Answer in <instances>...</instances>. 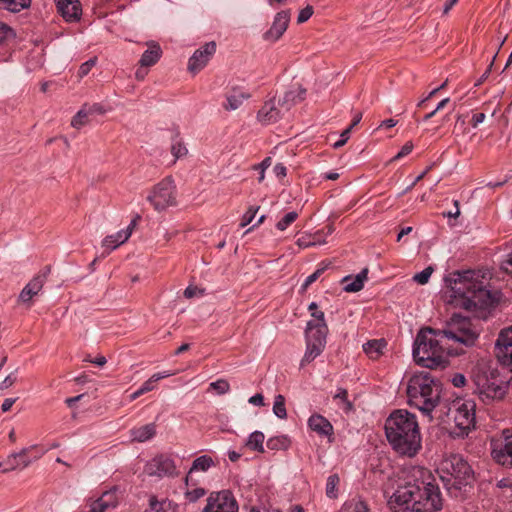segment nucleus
Masks as SVG:
<instances>
[{"label":"nucleus","instance_id":"nucleus-1","mask_svg":"<svg viewBox=\"0 0 512 512\" xmlns=\"http://www.w3.org/2000/svg\"><path fill=\"white\" fill-rule=\"evenodd\" d=\"M477 337L471 321L455 314L442 330L427 327L419 331L413 346L414 360L430 369L445 367L451 355L460 353L450 342L472 346Z\"/></svg>","mask_w":512,"mask_h":512},{"label":"nucleus","instance_id":"nucleus-2","mask_svg":"<svg viewBox=\"0 0 512 512\" xmlns=\"http://www.w3.org/2000/svg\"><path fill=\"white\" fill-rule=\"evenodd\" d=\"M387 504L392 512H438L443 498L431 471L414 466L404 473Z\"/></svg>","mask_w":512,"mask_h":512},{"label":"nucleus","instance_id":"nucleus-3","mask_svg":"<svg viewBox=\"0 0 512 512\" xmlns=\"http://www.w3.org/2000/svg\"><path fill=\"white\" fill-rule=\"evenodd\" d=\"M444 283V300L455 308L475 311L486 309L494 303L490 291L486 289L476 271L450 272L445 276Z\"/></svg>","mask_w":512,"mask_h":512},{"label":"nucleus","instance_id":"nucleus-4","mask_svg":"<svg viewBox=\"0 0 512 512\" xmlns=\"http://www.w3.org/2000/svg\"><path fill=\"white\" fill-rule=\"evenodd\" d=\"M385 433L392 448L399 454L413 457L421 448V434L416 415L399 409L385 421Z\"/></svg>","mask_w":512,"mask_h":512},{"label":"nucleus","instance_id":"nucleus-5","mask_svg":"<svg viewBox=\"0 0 512 512\" xmlns=\"http://www.w3.org/2000/svg\"><path fill=\"white\" fill-rule=\"evenodd\" d=\"M408 403L432 419L431 413L439 405L441 384L428 372L414 373L407 381Z\"/></svg>","mask_w":512,"mask_h":512},{"label":"nucleus","instance_id":"nucleus-6","mask_svg":"<svg viewBox=\"0 0 512 512\" xmlns=\"http://www.w3.org/2000/svg\"><path fill=\"white\" fill-rule=\"evenodd\" d=\"M438 473L447 492L455 498L461 497L466 488L474 482L471 466L459 454H451L444 458Z\"/></svg>","mask_w":512,"mask_h":512},{"label":"nucleus","instance_id":"nucleus-7","mask_svg":"<svg viewBox=\"0 0 512 512\" xmlns=\"http://www.w3.org/2000/svg\"><path fill=\"white\" fill-rule=\"evenodd\" d=\"M311 316L314 319L307 323L305 331L306 351L300 363L301 367L318 357L326 346L328 326L325 322L324 312L317 310L312 312Z\"/></svg>","mask_w":512,"mask_h":512},{"label":"nucleus","instance_id":"nucleus-8","mask_svg":"<svg viewBox=\"0 0 512 512\" xmlns=\"http://www.w3.org/2000/svg\"><path fill=\"white\" fill-rule=\"evenodd\" d=\"M146 200L159 213L177 206V188L172 176H167L152 186Z\"/></svg>","mask_w":512,"mask_h":512},{"label":"nucleus","instance_id":"nucleus-9","mask_svg":"<svg viewBox=\"0 0 512 512\" xmlns=\"http://www.w3.org/2000/svg\"><path fill=\"white\" fill-rule=\"evenodd\" d=\"M454 421L451 433L464 437L475 427V403L471 400H455L449 408Z\"/></svg>","mask_w":512,"mask_h":512},{"label":"nucleus","instance_id":"nucleus-10","mask_svg":"<svg viewBox=\"0 0 512 512\" xmlns=\"http://www.w3.org/2000/svg\"><path fill=\"white\" fill-rule=\"evenodd\" d=\"M474 383L478 393L483 399H502L506 393L507 385L504 380L493 372L479 373L474 376Z\"/></svg>","mask_w":512,"mask_h":512},{"label":"nucleus","instance_id":"nucleus-11","mask_svg":"<svg viewBox=\"0 0 512 512\" xmlns=\"http://www.w3.org/2000/svg\"><path fill=\"white\" fill-rule=\"evenodd\" d=\"M239 505L234 494L228 490L213 491L206 499L201 512H238Z\"/></svg>","mask_w":512,"mask_h":512},{"label":"nucleus","instance_id":"nucleus-12","mask_svg":"<svg viewBox=\"0 0 512 512\" xmlns=\"http://www.w3.org/2000/svg\"><path fill=\"white\" fill-rule=\"evenodd\" d=\"M491 456L497 464L512 467V433L509 430L491 439Z\"/></svg>","mask_w":512,"mask_h":512},{"label":"nucleus","instance_id":"nucleus-13","mask_svg":"<svg viewBox=\"0 0 512 512\" xmlns=\"http://www.w3.org/2000/svg\"><path fill=\"white\" fill-rule=\"evenodd\" d=\"M144 471L151 477H169L176 474V465L171 457L161 454L147 462Z\"/></svg>","mask_w":512,"mask_h":512},{"label":"nucleus","instance_id":"nucleus-14","mask_svg":"<svg viewBox=\"0 0 512 512\" xmlns=\"http://www.w3.org/2000/svg\"><path fill=\"white\" fill-rule=\"evenodd\" d=\"M495 352L498 361L512 371V326L500 332Z\"/></svg>","mask_w":512,"mask_h":512},{"label":"nucleus","instance_id":"nucleus-15","mask_svg":"<svg viewBox=\"0 0 512 512\" xmlns=\"http://www.w3.org/2000/svg\"><path fill=\"white\" fill-rule=\"evenodd\" d=\"M216 52V43L214 41L204 44L201 48L197 49L190 57L188 62V70L192 73H197L202 70L210 58Z\"/></svg>","mask_w":512,"mask_h":512},{"label":"nucleus","instance_id":"nucleus-16","mask_svg":"<svg viewBox=\"0 0 512 512\" xmlns=\"http://www.w3.org/2000/svg\"><path fill=\"white\" fill-rule=\"evenodd\" d=\"M39 449L38 445H32L27 448H23L19 452L11 453L8 455L4 462V468L2 472L7 473L16 469H24L31 464V459L28 458L29 453L32 450Z\"/></svg>","mask_w":512,"mask_h":512},{"label":"nucleus","instance_id":"nucleus-17","mask_svg":"<svg viewBox=\"0 0 512 512\" xmlns=\"http://www.w3.org/2000/svg\"><path fill=\"white\" fill-rule=\"evenodd\" d=\"M140 219V216L137 215L134 219L131 220L130 224L126 229H122L115 234L106 236L102 241V247L108 249V251H112L124 244L131 236L133 230L137 226V222Z\"/></svg>","mask_w":512,"mask_h":512},{"label":"nucleus","instance_id":"nucleus-18","mask_svg":"<svg viewBox=\"0 0 512 512\" xmlns=\"http://www.w3.org/2000/svg\"><path fill=\"white\" fill-rule=\"evenodd\" d=\"M284 115L281 107L275 99L266 101L257 113V120L263 125L277 122Z\"/></svg>","mask_w":512,"mask_h":512},{"label":"nucleus","instance_id":"nucleus-19","mask_svg":"<svg viewBox=\"0 0 512 512\" xmlns=\"http://www.w3.org/2000/svg\"><path fill=\"white\" fill-rule=\"evenodd\" d=\"M118 504L116 489L104 492L98 499L89 504L88 510L84 512H106L113 509Z\"/></svg>","mask_w":512,"mask_h":512},{"label":"nucleus","instance_id":"nucleus-20","mask_svg":"<svg viewBox=\"0 0 512 512\" xmlns=\"http://www.w3.org/2000/svg\"><path fill=\"white\" fill-rule=\"evenodd\" d=\"M58 13L67 21L73 22L80 18L79 0H55Z\"/></svg>","mask_w":512,"mask_h":512},{"label":"nucleus","instance_id":"nucleus-21","mask_svg":"<svg viewBox=\"0 0 512 512\" xmlns=\"http://www.w3.org/2000/svg\"><path fill=\"white\" fill-rule=\"evenodd\" d=\"M250 93L241 87H232L226 93V101L223 103V108L227 111H234L242 106L245 100L250 98Z\"/></svg>","mask_w":512,"mask_h":512},{"label":"nucleus","instance_id":"nucleus-22","mask_svg":"<svg viewBox=\"0 0 512 512\" xmlns=\"http://www.w3.org/2000/svg\"><path fill=\"white\" fill-rule=\"evenodd\" d=\"M289 23V15L286 12L277 13L270 29L265 33L266 40L277 41L286 31Z\"/></svg>","mask_w":512,"mask_h":512},{"label":"nucleus","instance_id":"nucleus-23","mask_svg":"<svg viewBox=\"0 0 512 512\" xmlns=\"http://www.w3.org/2000/svg\"><path fill=\"white\" fill-rule=\"evenodd\" d=\"M45 278V275H37L31 279L20 292L19 301L30 304L32 298L42 290Z\"/></svg>","mask_w":512,"mask_h":512},{"label":"nucleus","instance_id":"nucleus-24","mask_svg":"<svg viewBox=\"0 0 512 512\" xmlns=\"http://www.w3.org/2000/svg\"><path fill=\"white\" fill-rule=\"evenodd\" d=\"M307 423L308 427L320 436L330 437L334 433L332 424L320 414L311 415Z\"/></svg>","mask_w":512,"mask_h":512},{"label":"nucleus","instance_id":"nucleus-25","mask_svg":"<svg viewBox=\"0 0 512 512\" xmlns=\"http://www.w3.org/2000/svg\"><path fill=\"white\" fill-rule=\"evenodd\" d=\"M306 94V90L301 88L300 86L294 89H290L285 92L282 98H280L277 102L281 107L284 114L288 112L294 105L301 102Z\"/></svg>","mask_w":512,"mask_h":512},{"label":"nucleus","instance_id":"nucleus-26","mask_svg":"<svg viewBox=\"0 0 512 512\" xmlns=\"http://www.w3.org/2000/svg\"><path fill=\"white\" fill-rule=\"evenodd\" d=\"M148 48L143 52L139 65L141 67H150L155 65L162 56V49L160 45L155 41L147 43Z\"/></svg>","mask_w":512,"mask_h":512},{"label":"nucleus","instance_id":"nucleus-27","mask_svg":"<svg viewBox=\"0 0 512 512\" xmlns=\"http://www.w3.org/2000/svg\"><path fill=\"white\" fill-rule=\"evenodd\" d=\"M368 269H363L355 277L346 276L343 278L342 283L344 284V291L346 292H358L364 287V283L367 280Z\"/></svg>","mask_w":512,"mask_h":512},{"label":"nucleus","instance_id":"nucleus-28","mask_svg":"<svg viewBox=\"0 0 512 512\" xmlns=\"http://www.w3.org/2000/svg\"><path fill=\"white\" fill-rule=\"evenodd\" d=\"M156 434V425L149 423L140 427H135L130 430V436L132 441L145 442L153 438Z\"/></svg>","mask_w":512,"mask_h":512},{"label":"nucleus","instance_id":"nucleus-29","mask_svg":"<svg viewBox=\"0 0 512 512\" xmlns=\"http://www.w3.org/2000/svg\"><path fill=\"white\" fill-rule=\"evenodd\" d=\"M387 343L384 339H373L363 344V350L370 359H378L384 352Z\"/></svg>","mask_w":512,"mask_h":512},{"label":"nucleus","instance_id":"nucleus-30","mask_svg":"<svg viewBox=\"0 0 512 512\" xmlns=\"http://www.w3.org/2000/svg\"><path fill=\"white\" fill-rule=\"evenodd\" d=\"M215 465H216V462L211 456H209V455L199 456L193 461L188 475L192 474L193 472H206L211 467H214Z\"/></svg>","mask_w":512,"mask_h":512},{"label":"nucleus","instance_id":"nucleus-31","mask_svg":"<svg viewBox=\"0 0 512 512\" xmlns=\"http://www.w3.org/2000/svg\"><path fill=\"white\" fill-rule=\"evenodd\" d=\"M326 240L322 237V233L318 231L315 234H307L298 238L297 245L300 248H309L316 245H323Z\"/></svg>","mask_w":512,"mask_h":512},{"label":"nucleus","instance_id":"nucleus-32","mask_svg":"<svg viewBox=\"0 0 512 512\" xmlns=\"http://www.w3.org/2000/svg\"><path fill=\"white\" fill-rule=\"evenodd\" d=\"M340 512H370V509L363 499L352 498L344 503Z\"/></svg>","mask_w":512,"mask_h":512},{"label":"nucleus","instance_id":"nucleus-33","mask_svg":"<svg viewBox=\"0 0 512 512\" xmlns=\"http://www.w3.org/2000/svg\"><path fill=\"white\" fill-rule=\"evenodd\" d=\"M31 0H0V8L17 13L30 6Z\"/></svg>","mask_w":512,"mask_h":512},{"label":"nucleus","instance_id":"nucleus-34","mask_svg":"<svg viewBox=\"0 0 512 512\" xmlns=\"http://www.w3.org/2000/svg\"><path fill=\"white\" fill-rule=\"evenodd\" d=\"M171 375H173V373L170 372L155 373L141 385L140 389L143 394L150 392L156 388V383L159 380L167 378Z\"/></svg>","mask_w":512,"mask_h":512},{"label":"nucleus","instance_id":"nucleus-35","mask_svg":"<svg viewBox=\"0 0 512 512\" xmlns=\"http://www.w3.org/2000/svg\"><path fill=\"white\" fill-rule=\"evenodd\" d=\"M290 443V439L287 436L281 435L269 438L267 447L271 450H286L290 446Z\"/></svg>","mask_w":512,"mask_h":512},{"label":"nucleus","instance_id":"nucleus-36","mask_svg":"<svg viewBox=\"0 0 512 512\" xmlns=\"http://www.w3.org/2000/svg\"><path fill=\"white\" fill-rule=\"evenodd\" d=\"M264 439H265V437L262 432L254 431L249 436V439L247 441V446L252 450L263 452L264 451V447H263Z\"/></svg>","mask_w":512,"mask_h":512},{"label":"nucleus","instance_id":"nucleus-37","mask_svg":"<svg viewBox=\"0 0 512 512\" xmlns=\"http://www.w3.org/2000/svg\"><path fill=\"white\" fill-rule=\"evenodd\" d=\"M340 478L337 474H332L327 478L325 492L327 497L334 499L338 496V485Z\"/></svg>","mask_w":512,"mask_h":512},{"label":"nucleus","instance_id":"nucleus-38","mask_svg":"<svg viewBox=\"0 0 512 512\" xmlns=\"http://www.w3.org/2000/svg\"><path fill=\"white\" fill-rule=\"evenodd\" d=\"M273 413L279 419L287 418V410L285 407V397L281 394L276 395L274 398Z\"/></svg>","mask_w":512,"mask_h":512},{"label":"nucleus","instance_id":"nucleus-39","mask_svg":"<svg viewBox=\"0 0 512 512\" xmlns=\"http://www.w3.org/2000/svg\"><path fill=\"white\" fill-rule=\"evenodd\" d=\"M90 113L87 109V106L85 105L82 109H80L76 115L72 118L71 120V125L74 127V128H81L83 127L85 124L88 123V117H89Z\"/></svg>","mask_w":512,"mask_h":512},{"label":"nucleus","instance_id":"nucleus-40","mask_svg":"<svg viewBox=\"0 0 512 512\" xmlns=\"http://www.w3.org/2000/svg\"><path fill=\"white\" fill-rule=\"evenodd\" d=\"M145 512H170V504L166 501H158L152 496L149 500V508Z\"/></svg>","mask_w":512,"mask_h":512},{"label":"nucleus","instance_id":"nucleus-41","mask_svg":"<svg viewBox=\"0 0 512 512\" xmlns=\"http://www.w3.org/2000/svg\"><path fill=\"white\" fill-rule=\"evenodd\" d=\"M298 218V213L295 211H291L287 213L282 219H280L276 228L280 231L286 230L296 219Z\"/></svg>","mask_w":512,"mask_h":512},{"label":"nucleus","instance_id":"nucleus-42","mask_svg":"<svg viewBox=\"0 0 512 512\" xmlns=\"http://www.w3.org/2000/svg\"><path fill=\"white\" fill-rule=\"evenodd\" d=\"M433 273V268L431 266L425 268L421 272L414 275L413 280L417 282L418 284L424 285L428 283L429 278L431 277Z\"/></svg>","mask_w":512,"mask_h":512},{"label":"nucleus","instance_id":"nucleus-43","mask_svg":"<svg viewBox=\"0 0 512 512\" xmlns=\"http://www.w3.org/2000/svg\"><path fill=\"white\" fill-rule=\"evenodd\" d=\"M210 388L215 390L219 395L226 394L230 390L228 381L219 379L215 382L210 383Z\"/></svg>","mask_w":512,"mask_h":512},{"label":"nucleus","instance_id":"nucleus-44","mask_svg":"<svg viewBox=\"0 0 512 512\" xmlns=\"http://www.w3.org/2000/svg\"><path fill=\"white\" fill-rule=\"evenodd\" d=\"M205 495H206V490L204 488L198 487V488H194L192 490H188L185 493V498L189 502L194 503Z\"/></svg>","mask_w":512,"mask_h":512},{"label":"nucleus","instance_id":"nucleus-45","mask_svg":"<svg viewBox=\"0 0 512 512\" xmlns=\"http://www.w3.org/2000/svg\"><path fill=\"white\" fill-rule=\"evenodd\" d=\"M18 380L17 370L7 375L3 381L0 382V390H6L12 387Z\"/></svg>","mask_w":512,"mask_h":512},{"label":"nucleus","instance_id":"nucleus-46","mask_svg":"<svg viewBox=\"0 0 512 512\" xmlns=\"http://www.w3.org/2000/svg\"><path fill=\"white\" fill-rule=\"evenodd\" d=\"M258 210H259V207H254V206L249 207L248 210L245 212V214L242 217L240 226L245 227L248 224H250L253 221Z\"/></svg>","mask_w":512,"mask_h":512},{"label":"nucleus","instance_id":"nucleus-47","mask_svg":"<svg viewBox=\"0 0 512 512\" xmlns=\"http://www.w3.org/2000/svg\"><path fill=\"white\" fill-rule=\"evenodd\" d=\"M171 153L175 159H179L187 154V148L183 143L177 141L172 144Z\"/></svg>","mask_w":512,"mask_h":512},{"label":"nucleus","instance_id":"nucleus-48","mask_svg":"<svg viewBox=\"0 0 512 512\" xmlns=\"http://www.w3.org/2000/svg\"><path fill=\"white\" fill-rule=\"evenodd\" d=\"M334 398L343 402L344 410L349 411L352 408V404L348 401V393L345 389H339Z\"/></svg>","mask_w":512,"mask_h":512},{"label":"nucleus","instance_id":"nucleus-49","mask_svg":"<svg viewBox=\"0 0 512 512\" xmlns=\"http://www.w3.org/2000/svg\"><path fill=\"white\" fill-rule=\"evenodd\" d=\"M324 270L325 268H318L314 273L309 275L302 284V290H306L313 282H315Z\"/></svg>","mask_w":512,"mask_h":512},{"label":"nucleus","instance_id":"nucleus-50","mask_svg":"<svg viewBox=\"0 0 512 512\" xmlns=\"http://www.w3.org/2000/svg\"><path fill=\"white\" fill-rule=\"evenodd\" d=\"M96 63V60L95 59H90L86 62H84L83 64H81V66L79 67V70H78V75L80 78L86 76L90 71L91 69L94 67Z\"/></svg>","mask_w":512,"mask_h":512},{"label":"nucleus","instance_id":"nucleus-51","mask_svg":"<svg viewBox=\"0 0 512 512\" xmlns=\"http://www.w3.org/2000/svg\"><path fill=\"white\" fill-rule=\"evenodd\" d=\"M271 162H272L271 158L267 157L260 164L255 166L256 170H260L259 178H258L259 182H262L264 180L265 170L271 165Z\"/></svg>","mask_w":512,"mask_h":512},{"label":"nucleus","instance_id":"nucleus-52","mask_svg":"<svg viewBox=\"0 0 512 512\" xmlns=\"http://www.w3.org/2000/svg\"><path fill=\"white\" fill-rule=\"evenodd\" d=\"M313 15V7L308 5L303 8L298 15L297 21L298 23L306 22Z\"/></svg>","mask_w":512,"mask_h":512},{"label":"nucleus","instance_id":"nucleus-53","mask_svg":"<svg viewBox=\"0 0 512 512\" xmlns=\"http://www.w3.org/2000/svg\"><path fill=\"white\" fill-rule=\"evenodd\" d=\"M413 143L411 141H408L406 142L403 147L401 148V150L394 156V160H398V159H401L405 156H407L408 154H410L413 150Z\"/></svg>","mask_w":512,"mask_h":512},{"label":"nucleus","instance_id":"nucleus-54","mask_svg":"<svg viewBox=\"0 0 512 512\" xmlns=\"http://www.w3.org/2000/svg\"><path fill=\"white\" fill-rule=\"evenodd\" d=\"M351 127L346 128L340 135V139L333 144L335 149H338L346 144L350 137Z\"/></svg>","mask_w":512,"mask_h":512},{"label":"nucleus","instance_id":"nucleus-55","mask_svg":"<svg viewBox=\"0 0 512 512\" xmlns=\"http://www.w3.org/2000/svg\"><path fill=\"white\" fill-rule=\"evenodd\" d=\"M501 268L508 274H512V251L501 262Z\"/></svg>","mask_w":512,"mask_h":512},{"label":"nucleus","instance_id":"nucleus-56","mask_svg":"<svg viewBox=\"0 0 512 512\" xmlns=\"http://www.w3.org/2000/svg\"><path fill=\"white\" fill-rule=\"evenodd\" d=\"M203 294V291L198 289L197 287L195 286H188L185 290H184V296L188 299L190 298H193L197 295H202Z\"/></svg>","mask_w":512,"mask_h":512},{"label":"nucleus","instance_id":"nucleus-57","mask_svg":"<svg viewBox=\"0 0 512 512\" xmlns=\"http://www.w3.org/2000/svg\"><path fill=\"white\" fill-rule=\"evenodd\" d=\"M447 85V80L441 84L439 87L433 89L424 99H422L418 106H421L423 103H425L427 100H429L430 98H432L433 96H435L440 90L444 89Z\"/></svg>","mask_w":512,"mask_h":512},{"label":"nucleus","instance_id":"nucleus-58","mask_svg":"<svg viewBox=\"0 0 512 512\" xmlns=\"http://www.w3.org/2000/svg\"><path fill=\"white\" fill-rule=\"evenodd\" d=\"M248 402L252 405L263 406L264 405V397L262 394L257 393L255 395L251 396L249 398Z\"/></svg>","mask_w":512,"mask_h":512},{"label":"nucleus","instance_id":"nucleus-59","mask_svg":"<svg viewBox=\"0 0 512 512\" xmlns=\"http://www.w3.org/2000/svg\"><path fill=\"white\" fill-rule=\"evenodd\" d=\"M452 383L455 387H463L466 383V378L463 374H455L452 378Z\"/></svg>","mask_w":512,"mask_h":512},{"label":"nucleus","instance_id":"nucleus-60","mask_svg":"<svg viewBox=\"0 0 512 512\" xmlns=\"http://www.w3.org/2000/svg\"><path fill=\"white\" fill-rule=\"evenodd\" d=\"M17 399L18 398H6L1 405L2 412H8Z\"/></svg>","mask_w":512,"mask_h":512},{"label":"nucleus","instance_id":"nucleus-61","mask_svg":"<svg viewBox=\"0 0 512 512\" xmlns=\"http://www.w3.org/2000/svg\"><path fill=\"white\" fill-rule=\"evenodd\" d=\"M486 116L484 113H477L472 116L471 124L475 128L485 120Z\"/></svg>","mask_w":512,"mask_h":512},{"label":"nucleus","instance_id":"nucleus-62","mask_svg":"<svg viewBox=\"0 0 512 512\" xmlns=\"http://www.w3.org/2000/svg\"><path fill=\"white\" fill-rule=\"evenodd\" d=\"M274 172H275L276 176L284 177L287 174V169L283 164L279 163V164L275 165Z\"/></svg>","mask_w":512,"mask_h":512},{"label":"nucleus","instance_id":"nucleus-63","mask_svg":"<svg viewBox=\"0 0 512 512\" xmlns=\"http://www.w3.org/2000/svg\"><path fill=\"white\" fill-rule=\"evenodd\" d=\"M90 115L94 113L103 114L105 113V110L102 108L100 104H93L92 106L87 107Z\"/></svg>","mask_w":512,"mask_h":512},{"label":"nucleus","instance_id":"nucleus-64","mask_svg":"<svg viewBox=\"0 0 512 512\" xmlns=\"http://www.w3.org/2000/svg\"><path fill=\"white\" fill-rule=\"evenodd\" d=\"M396 124H397L396 120H394V119H386V120H384V121H382L380 123V125L378 126V129H381V128H392Z\"/></svg>","mask_w":512,"mask_h":512}]
</instances>
